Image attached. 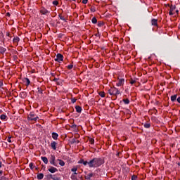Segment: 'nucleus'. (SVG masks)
I'll return each instance as SVG.
<instances>
[{"label": "nucleus", "instance_id": "f257e3e1", "mask_svg": "<svg viewBox=\"0 0 180 180\" xmlns=\"http://www.w3.org/2000/svg\"><path fill=\"white\" fill-rule=\"evenodd\" d=\"M103 164H105V160L101 158H94L89 162V168H98Z\"/></svg>", "mask_w": 180, "mask_h": 180}, {"label": "nucleus", "instance_id": "f03ea898", "mask_svg": "<svg viewBox=\"0 0 180 180\" xmlns=\"http://www.w3.org/2000/svg\"><path fill=\"white\" fill-rule=\"evenodd\" d=\"M108 94L110 95H114L115 96H117V95H120V91L119 90V89L113 86L108 90Z\"/></svg>", "mask_w": 180, "mask_h": 180}, {"label": "nucleus", "instance_id": "7ed1b4c3", "mask_svg": "<svg viewBox=\"0 0 180 180\" xmlns=\"http://www.w3.org/2000/svg\"><path fill=\"white\" fill-rule=\"evenodd\" d=\"M37 119H39V117L34 112H30L27 116L29 122H37Z\"/></svg>", "mask_w": 180, "mask_h": 180}, {"label": "nucleus", "instance_id": "20e7f679", "mask_svg": "<svg viewBox=\"0 0 180 180\" xmlns=\"http://www.w3.org/2000/svg\"><path fill=\"white\" fill-rule=\"evenodd\" d=\"M64 60V56L61 53H58L56 55V58H55V61H57V63H61Z\"/></svg>", "mask_w": 180, "mask_h": 180}, {"label": "nucleus", "instance_id": "39448f33", "mask_svg": "<svg viewBox=\"0 0 180 180\" xmlns=\"http://www.w3.org/2000/svg\"><path fill=\"white\" fill-rule=\"evenodd\" d=\"M49 162L51 165H53L54 167H57V163L56 162V156L53 155H51V158L49 159Z\"/></svg>", "mask_w": 180, "mask_h": 180}, {"label": "nucleus", "instance_id": "423d86ee", "mask_svg": "<svg viewBox=\"0 0 180 180\" xmlns=\"http://www.w3.org/2000/svg\"><path fill=\"white\" fill-rule=\"evenodd\" d=\"M124 85V79H119L116 82V86H123Z\"/></svg>", "mask_w": 180, "mask_h": 180}, {"label": "nucleus", "instance_id": "0eeeda50", "mask_svg": "<svg viewBox=\"0 0 180 180\" xmlns=\"http://www.w3.org/2000/svg\"><path fill=\"white\" fill-rule=\"evenodd\" d=\"M48 171L49 172H51V174H54V173L57 172V171H58V169L56 168L53 166H49V168L48 169Z\"/></svg>", "mask_w": 180, "mask_h": 180}, {"label": "nucleus", "instance_id": "6e6552de", "mask_svg": "<svg viewBox=\"0 0 180 180\" xmlns=\"http://www.w3.org/2000/svg\"><path fill=\"white\" fill-rule=\"evenodd\" d=\"M40 13H41V15H48V13H50V12L46 9V8L44 7H41L40 8V11H39Z\"/></svg>", "mask_w": 180, "mask_h": 180}, {"label": "nucleus", "instance_id": "1a4fd4ad", "mask_svg": "<svg viewBox=\"0 0 180 180\" xmlns=\"http://www.w3.org/2000/svg\"><path fill=\"white\" fill-rule=\"evenodd\" d=\"M158 19H155V18L152 19L151 20L152 26H158Z\"/></svg>", "mask_w": 180, "mask_h": 180}, {"label": "nucleus", "instance_id": "9d476101", "mask_svg": "<svg viewBox=\"0 0 180 180\" xmlns=\"http://www.w3.org/2000/svg\"><path fill=\"white\" fill-rule=\"evenodd\" d=\"M79 164H83V165L84 166H86V165H89V162L88 161H85L84 160V159H81L79 161Z\"/></svg>", "mask_w": 180, "mask_h": 180}, {"label": "nucleus", "instance_id": "9b49d317", "mask_svg": "<svg viewBox=\"0 0 180 180\" xmlns=\"http://www.w3.org/2000/svg\"><path fill=\"white\" fill-rule=\"evenodd\" d=\"M57 144L58 143L56 141L51 142V148L53 149V150H57Z\"/></svg>", "mask_w": 180, "mask_h": 180}, {"label": "nucleus", "instance_id": "f8f14e48", "mask_svg": "<svg viewBox=\"0 0 180 180\" xmlns=\"http://www.w3.org/2000/svg\"><path fill=\"white\" fill-rule=\"evenodd\" d=\"M75 109H76V112H77V113H81L82 112V108H81V106H79V105H76Z\"/></svg>", "mask_w": 180, "mask_h": 180}, {"label": "nucleus", "instance_id": "ddd939ff", "mask_svg": "<svg viewBox=\"0 0 180 180\" xmlns=\"http://www.w3.org/2000/svg\"><path fill=\"white\" fill-rule=\"evenodd\" d=\"M94 176V173H90L84 176L85 179L90 180Z\"/></svg>", "mask_w": 180, "mask_h": 180}, {"label": "nucleus", "instance_id": "4468645a", "mask_svg": "<svg viewBox=\"0 0 180 180\" xmlns=\"http://www.w3.org/2000/svg\"><path fill=\"white\" fill-rule=\"evenodd\" d=\"M52 138L53 139V140H57V139H58V134L53 132Z\"/></svg>", "mask_w": 180, "mask_h": 180}, {"label": "nucleus", "instance_id": "2eb2a0df", "mask_svg": "<svg viewBox=\"0 0 180 180\" xmlns=\"http://www.w3.org/2000/svg\"><path fill=\"white\" fill-rule=\"evenodd\" d=\"M57 161L59 162V165H60V167H64V165H65V162H64L63 160L58 159Z\"/></svg>", "mask_w": 180, "mask_h": 180}, {"label": "nucleus", "instance_id": "dca6fc26", "mask_svg": "<svg viewBox=\"0 0 180 180\" xmlns=\"http://www.w3.org/2000/svg\"><path fill=\"white\" fill-rule=\"evenodd\" d=\"M37 179H43V178H44V174H43V173H39V174H37Z\"/></svg>", "mask_w": 180, "mask_h": 180}, {"label": "nucleus", "instance_id": "f3484780", "mask_svg": "<svg viewBox=\"0 0 180 180\" xmlns=\"http://www.w3.org/2000/svg\"><path fill=\"white\" fill-rule=\"evenodd\" d=\"M78 143H79V141L77 139H72L71 141L72 144H78Z\"/></svg>", "mask_w": 180, "mask_h": 180}, {"label": "nucleus", "instance_id": "a211bd4d", "mask_svg": "<svg viewBox=\"0 0 180 180\" xmlns=\"http://www.w3.org/2000/svg\"><path fill=\"white\" fill-rule=\"evenodd\" d=\"M41 158L43 162H44V164H49V159H47V158L41 157Z\"/></svg>", "mask_w": 180, "mask_h": 180}, {"label": "nucleus", "instance_id": "6ab92c4d", "mask_svg": "<svg viewBox=\"0 0 180 180\" xmlns=\"http://www.w3.org/2000/svg\"><path fill=\"white\" fill-rule=\"evenodd\" d=\"M19 40H20V39H19V37H14V39H13V43H19Z\"/></svg>", "mask_w": 180, "mask_h": 180}, {"label": "nucleus", "instance_id": "aec40b11", "mask_svg": "<svg viewBox=\"0 0 180 180\" xmlns=\"http://www.w3.org/2000/svg\"><path fill=\"white\" fill-rule=\"evenodd\" d=\"M91 22L92 23H94V25H96V23H98V20L95 17H94L91 20Z\"/></svg>", "mask_w": 180, "mask_h": 180}, {"label": "nucleus", "instance_id": "412c9836", "mask_svg": "<svg viewBox=\"0 0 180 180\" xmlns=\"http://www.w3.org/2000/svg\"><path fill=\"white\" fill-rule=\"evenodd\" d=\"M5 51H6V49L0 46V53L1 54H4V53H5Z\"/></svg>", "mask_w": 180, "mask_h": 180}, {"label": "nucleus", "instance_id": "4be33fe9", "mask_svg": "<svg viewBox=\"0 0 180 180\" xmlns=\"http://www.w3.org/2000/svg\"><path fill=\"white\" fill-rule=\"evenodd\" d=\"M122 101L125 103V105H129L130 103V100H129L128 98L123 99Z\"/></svg>", "mask_w": 180, "mask_h": 180}, {"label": "nucleus", "instance_id": "5701e85b", "mask_svg": "<svg viewBox=\"0 0 180 180\" xmlns=\"http://www.w3.org/2000/svg\"><path fill=\"white\" fill-rule=\"evenodd\" d=\"M143 126L146 129H150V127H151V124L150 123H146Z\"/></svg>", "mask_w": 180, "mask_h": 180}, {"label": "nucleus", "instance_id": "b1692460", "mask_svg": "<svg viewBox=\"0 0 180 180\" xmlns=\"http://www.w3.org/2000/svg\"><path fill=\"white\" fill-rule=\"evenodd\" d=\"M98 95H100V96H101V98H105V94L104 91H100V92L98 93Z\"/></svg>", "mask_w": 180, "mask_h": 180}, {"label": "nucleus", "instance_id": "393cba45", "mask_svg": "<svg viewBox=\"0 0 180 180\" xmlns=\"http://www.w3.org/2000/svg\"><path fill=\"white\" fill-rule=\"evenodd\" d=\"M171 101L172 102H174V101H176V95L172 96Z\"/></svg>", "mask_w": 180, "mask_h": 180}, {"label": "nucleus", "instance_id": "a878e982", "mask_svg": "<svg viewBox=\"0 0 180 180\" xmlns=\"http://www.w3.org/2000/svg\"><path fill=\"white\" fill-rule=\"evenodd\" d=\"M25 79L27 82L26 83L27 86H29V85H30V80L29 79V78H25Z\"/></svg>", "mask_w": 180, "mask_h": 180}, {"label": "nucleus", "instance_id": "bb28decb", "mask_svg": "<svg viewBox=\"0 0 180 180\" xmlns=\"http://www.w3.org/2000/svg\"><path fill=\"white\" fill-rule=\"evenodd\" d=\"M0 119H1V120H5L6 119V115H1L0 116Z\"/></svg>", "mask_w": 180, "mask_h": 180}, {"label": "nucleus", "instance_id": "cd10ccee", "mask_svg": "<svg viewBox=\"0 0 180 180\" xmlns=\"http://www.w3.org/2000/svg\"><path fill=\"white\" fill-rule=\"evenodd\" d=\"M103 25H105V23L103 22H98V26L99 27H102V26H103Z\"/></svg>", "mask_w": 180, "mask_h": 180}, {"label": "nucleus", "instance_id": "c85d7f7f", "mask_svg": "<svg viewBox=\"0 0 180 180\" xmlns=\"http://www.w3.org/2000/svg\"><path fill=\"white\" fill-rule=\"evenodd\" d=\"M58 16H59L60 20H64V21L65 22V18H64V17L63 16V15L59 14Z\"/></svg>", "mask_w": 180, "mask_h": 180}, {"label": "nucleus", "instance_id": "c756f323", "mask_svg": "<svg viewBox=\"0 0 180 180\" xmlns=\"http://www.w3.org/2000/svg\"><path fill=\"white\" fill-rule=\"evenodd\" d=\"M52 179L53 180H61V178L57 177L56 175H53V177Z\"/></svg>", "mask_w": 180, "mask_h": 180}, {"label": "nucleus", "instance_id": "7c9ffc66", "mask_svg": "<svg viewBox=\"0 0 180 180\" xmlns=\"http://www.w3.org/2000/svg\"><path fill=\"white\" fill-rule=\"evenodd\" d=\"M21 98H25L26 96V93L25 92H22L20 94Z\"/></svg>", "mask_w": 180, "mask_h": 180}, {"label": "nucleus", "instance_id": "2f4dec72", "mask_svg": "<svg viewBox=\"0 0 180 180\" xmlns=\"http://www.w3.org/2000/svg\"><path fill=\"white\" fill-rule=\"evenodd\" d=\"M77 169H78L77 167H73L71 169V171H72V172H77Z\"/></svg>", "mask_w": 180, "mask_h": 180}, {"label": "nucleus", "instance_id": "473e14b6", "mask_svg": "<svg viewBox=\"0 0 180 180\" xmlns=\"http://www.w3.org/2000/svg\"><path fill=\"white\" fill-rule=\"evenodd\" d=\"M90 11L91 12H96V9L95 8V7H91Z\"/></svg>", "mask_w": 180, "mask_h": 180}, {"label": "nucleus", "instance_id": "72a5a7b5", "mask_svg": "<svg viewBox=\"0 0 180 180\" xmlns=\"http://www.w3.org/2000/svg\"><path fill=\"white\" fill-rule=\"evenodd\" d=\"M72 103H75L77 102V98H74L71 99Z\"/></svg>", "mask_w": 180, "mask_h": 180}, {"label": "nucleus", "instance_id": "f704fd0d", "mask_svg": "<svg viewBox=\"0 0 180 180\" xmlns=\"http://www.w3.org/2000/svg\"><path fill=\"white\" fill-rule=\"evenodd\" d=\"M11 139H12L11 136H8L7 141H8V143H12V140H11Z\"/></svg>", "mask_w": 180, "mask_h": 180}, {"label": "nucleus", "instance_id": "c9c22d12", "mask_svg": "<svg viewBox=\"0 0 180 180\" xmlns=\"http://www.w3.org/2000/svg\"><path fill=\"white\" fill-rule=\"evenodd\" d=\"M131 180H137V176L133 175V176H131Z\"/></svg>", "mask_w": 180, "mask_h": 180}, {"label": "nucleus", "instance_id": "e433bc0d", "mask_svg": "<svg viewBox=\"0 0 180 180\" xmlns=\"http://www.w3.org/2000/svg\"><path fill=\"white\" fill-rule=\"evenodd\" d=\"M74 67V65H69L68 66V70H72V68Z\"/></svg>", "mask_w": 180, "mask_h": 180}, {"label": "nucleus", "instance_id": "4c0bfd02", "mask_svg": "<svg viewBox=\"0 0 180 180\" xmlns=\"http://www.w3.org/2000/svg\"><path fill=\"white\" fill-rule=\"evenodd\" d=\"M29 167H30V169H33V168H34L33 167V162L30 163Z\"/></svg>", "mask_w": 180, "mask_h": 180}, {"label": "nucleus", "instance_id": "58836bf2", "mask_svg": "<svg viewBox=\"0 0 180 180\" xmlns=\"http://www.w3.org/2000/svg\"><path fill=\"white\" fill-rule=\"evenodd\" d=\"M53 5H56V6H57V5H58V1H53Z\"/></svg>", "mask_w": 180, "mask_h": 180}, {"label": "nucleus", "instance_id": "ea45409f", "mask_svg": "<svg viewBox=\"0 0 180 180\" xmlns=\"http://www.w3.org/2000/svg\"><path fill=\"white\" fill-rule=\"evenodd\" d=\"M174 13H175V12H174V10H170L169 12V15H174Z\"/></svg>", "mask_w": 180, "mask_h": 180}, {"label": "nucleus", "instance_id": "a19ab883", "mask_svg": "<svg viewBox=\"0 0 180 180\" xmlns=\"http://www.w3.org/2000/svg\"><path fill=\"white\" fill-rule=\"evenodd\" d=\"M89 141H90V143H91V144H94V143H95V140H94V139H91L89 140Z\"/></svg>", "mask_w": 180, "mask_h": 180}, {"label": "nucleus", "instance_id": "79ce46f5", "mask_svg": "<svg viewBox=\"0 0 180 180\" xmlns=\"http://www.w3.org/2000/svg\"><path fill=\"white\" fill-rule=\"evenodd\" d=\"M170 11H173V12H175V6L170 7Z\"/></svg>", "mask_w": 180, "mask_h": 180}, {"label": "nucleus", "instance_id": "37998d69", "mask_svg": "<svg viewBox=\"0 0 180 180\" xmlns=\"http://www.w3.org/2000/svg\"><path fill=\"white\" fill-rule=\"evenodd\" d=\"M82 4H84V5L88 4V0H83Z\"/></svg>", "mask_w": 180, "mask_h": 180}, {"label": "nucleus", "instance_id": "c03bdc74", "mask_svg": "<svg viewBox=\"0 0 180 180\" xmlns=\"http://www.w3.org/2000/svg\"><path fill=\"white\" fill-rule=\"evenodd\" d=\"M71 179H77V177L75 176V174H72V175L71 176Z\"/></svg>", "mask_w": 180, "mask_h": 180}, {"label": "nucleus", "instance_id": "a18cd8bd", "mask_svg": "<svg viewBox=\"0 0 180 180\" xmlns=\"http://www.w3.org/2000/svg\"><path fill=\"white\" fill-rule=\"evenodd\" d=\"M136 83V80H131V82H130V84L131 85H133V84H135Z\"/></svg>", "mask_w": 180, "mask_h": 180}, {"label": "nucleus", "instance_id": "49530a36", "mask_svg": "<svg viewBox=\"0 0 180 180\" xmlns=\"http://www.w3.org/2000/svg\"><path fill=\"white\" fill-rule=\"evenodd\" d=\"M71 127L72 129H77V124H72Z\"/></svg>", "mask_w": 180, "mask_h": 180}, {"label": "nucleus", "instance_id": "de8ad7c7", "mask_svg": "<svg viewBox=\"0 0 180 180\" xmlns=\"http://www.w3.org/2000/svg\"><path fill=\"white\" fill-rule=\"evenodd\" d=\"M38 92L39 94H43V91H41V89H40V88H38Z\"/></svg>", "mask_w": 180, "mask_h": 180}, {"label": "nucleus", "instance_id": "09e8293b", "mask_svg": "<svg viewBox=\"0 0 180 180\" xmlns=\"http://www.w3.org/2000/svg\"><path fill=\"white\" fill-rule=\"evenodd\" d=\"M53 177H54V175H53V174H49V178H51V179H53Z\"/></svg>", "mask_w": 180, "mask_h": 180}, {"label": "nucleus", "instance_id": "8fccbe9b", "mask_svg": "<svg viewBox=\"0 0 180 180\" xmlns=\"http://www.w3.org/2000/svg\"><path fill=\"white\" fill-rule=\"evenodd\" d=\"M176 101H177V102H178L179 103H180V97H178L177 99H176Z\"/></svg>", "mask_w": 180, "mask_h": 180}, {"label": "nucleus", "instance_id": "3c124183", "mask_svg": "<svg viewBox=\"0 0 180 180\" xmlns=\"http://www.w3.org/2000/svg\"><path fill=\"white\" fill-rule=\"evenodd\" d=\"M2 174H4V172L2 170H0V176H1Z\"/></svg>", "mask_w": 180, "mask_h": 180}, {"label": "nucleus", "instance_id": "603ef678", "mask_svg": "<svg viewBox=\"0 0 180 180\" xmlns=\"http://www.w3.org/2000/svg\"><path fill=\"white\" fill-rule=\"evenodd\" d=\"M6 16H11V13H6Z\"/></svg>", "mask_w": 180, "mask_h": 180}, {"label": "nucleus", "instance_id": "864d4df0", "mask_svg": "<svg viewBox=\"0 0 180 180\" xmlns=\"http://www.w3.org/2000/svg\"><path fill=\"white\" fill-rule=\"evenodd\" d=\"M0 168H2V162L0 161Z\"/></svg>", "mask_w": 180, "mask_h": 180}, {"label": "nucleus", "instance_id": "5fc2aeb1", "mask_svg": "<svg viewBox=\"0 0 180 180\" xmlns=\"http://www.w3.org/2000/svg\"><path fill=\"white\" fill-rule=\"evenodd\" d=\"M74 175H78V173H77L76 172H75Z\"/></svg>", "mask_w": 180, "mask_h": 180}, {"label": "nucleus", "instance_id": "6e6d98bb", "mask_svg": "<svg viewBox=\"0 0 180 180\" xmlns=\"http://www.w3.org/2000/svg\"><path fill=\"white\" fill-rule=\"evenodd\" d=\"M178 12H179V11H178V10H176V13H178Z\"/></svg>", "mask_w": 180, "mask_h": 180}, {"label": "nucleus", "instance_id": "4d7b16f0", "mask_svg": "<svg viewBox=\"0 0 180 180\" xmlns=\"http://www.w3.org/2000/svg\"><path fill=\"white\" fill-rule=\"evenodd\" d=\"M5 179V177H1V180H4Z\"/></svg>", "mask_w": 180, "mask_h": 180}, {"label": "nucleus", "instance_id": "13d9d810", "mask_svg": "<svg viewBox=\"0 0 180 180\" xmlns=\"http://www.w3.org/2000/svg\"><path fill=\"white\" fill-rule=\"evenodd\" d=\"M1 113H2V110H0V115H1Z\"/></svg>", "mask_w": 180, "mask_h": 180}, {"label": "nucleus", "instance_id": "bf43d9fd", "mask_svg": "<svg viewBox=\"0 0 180 180\" xmlns=\"http://www.w3.org/2000/svg\"><path fill=\"white\" fill-rule=\"evenodd\" d=\"M178 165H180V163H179V162L178 163Z\"/></svg>", "mask_w": 180, "mask_h": 180}, {"label": "nucleus", "instance_id": "052dcab7", "mask_svg": "<svg viewBox=\"0 0 180 180\" xmlns=\"http://www.w3.org/2000/svg\"><path fill=\"white\" fill-rule=\"evenodd\" d=\"M96 36H98V34H96Z\"/></svg>", "mask_w": 180, "mask_h": 180}, {"label": "nucleus", "instance_id": "680f3d73", "mask_svg": "<svg viewBox=\"0 0 180 180\" xmlns=\"http://www.w3.org/2000/svg\"><path fill=\"white\" fill-rule=\"evenodd\" d=\"M72 1H75V0H72Z\"/></svg>", "mask_w": 180, "mask_h": 180}]
</instances>
